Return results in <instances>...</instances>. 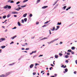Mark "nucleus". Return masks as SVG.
Here are the masks:
<instances>
[{
    "mask_svg": "<svg viewBox=\"0 0 77 77\" xmlns=\"http://www.w3.org/2000/svg\"><path fill=\"white\" fill-rule=\"evenodd\" d=\"M17 29V27L15 26L14 28H12V29Z\"/></svg>",
    "mask_w": 77,
    "mask_h": 77,
    "instance_id": "40",
    "label": "nucleus"
},
{
    "mask_svg": "<svg viewBox=\"0 0 77 77\" xmlns=\"http://www.w3.org/2000/svg\"><path fill=\"white\" fill-rule=\"evenodd\" d=\"M5 46H1V48H5Z\"/></svg>",
    "mask_w": 77,
    "mask_h": 77,
    "instance_id": "19",
    "label": "nucleus"
},
{
    "mask_svg": "<svg viewBox=\"0 0 77 77\" xmlns=\"http://www.w3.org/2000/svg\"><path fill=\"white\" fill-rule=\"evenodd\" d=\"M59 55H60V56H62V54L60 53L59 54Z\"/></svg>",
    "mask_w": 77,
    "mask_h": 77,
    "instance_id": "32",
    "label": "nucleus"
},
{
    "mask_svg": "<svg viewBox=\"0 0 77 77\" xmlns=\"http://www.w3.org/2000/svg\"><path fill=\"white\" fill-rule=\"evenodd\" d=\"M33 75H35V74H36V73H33Z\"/></svg>",
    "mask_w": 77,
    "mask_h": 77,
    "instance_id": "61",
    "label": "nucleus"
},
{
    "mask_svg": "<svg viewBox=\"0 0 77 77\" xmlns=\"http://www.w3.org/2000/svg\"><path fill=\"white\" fill-rule=\"evenodd\" d=\"M12 14H18V12L17 11H12L11 12Z\"/></svg>",
    "mask_w": 77,
    "mask_h": 77,
    "instance_id": "2",
    "label": "nucleus"
},
{
    "mask_svg": "<svg viewBox=\"0 0 77 77\" xmlns=\"http://www.w3.org/2000/svg\"><path fill=\"white\" fill-rule=\"evenodd\" d=\"M17 24L19 26H21V24L20 23V22H18L17 23Z\"/></svg>",
    "mask_w": 77,
    "mask_h": 77,
    "instance_id": "11",
    "label": "nucleus"
},
{
    "mask_svg": "<svg viewBox=\"0 0 77 77\" xmlns=\"http://www.w3.org/2000/svg\"><path fill=\"white\" fill-rule=\"evenodd\" d=\"M49 22H50V21H47L46 22H45L44 24H47V23H49Z\"/></svg>",
    "mask_w": 77,
    "mask_h": 77,
    "instance_id": "23",
    "label": "nucleus"
},
{
    "mask_svg": "<svg viewBox=\"0 0 77 77\" xmlns=\"http://www.w3.org/2000/svg\"><path fill=\"white\" fill-rule=\"evenodd\" d=\"M71 8V7H69V8H68L67 9H66V11H68L69 9H70Z\"/></svg>",
    "mask_w": 77,
    "mask_h": 77,
    "instance_id": "14",
    "label": "nucleus"
},
{
    "mask_svg": "<svg viewBox=\"0 0 77 77\" xmlns=\"http://www.w3.org/2000/svg\"><path fill=\"white\" fill-rule=\"evenodd\" d=\"M51 30H52V31H54L55 30V27H53V29H51Z\"/></svg>",
    "mask_w": 77,
    "mask_h": 77,
    "instance_id": "12",
    "label": "nucleus"
},
{
    "mask_svg": "<svg viewBox=\"0 0 77 77\" xmlns=\"http://www.w3.org/2000/svg\"><path fill=\"white\" fill-rule=\"evenodd\" d=\"M27 2V0H24L23 1V3H25V2Z\"/></svg>",
    "mask_w": 77,
    "mask_h": 77,
    "instance_id": "27",
    "label": "nucleus"
},
{
    "mask_svg": "<svg viewBox=\"0 0 77 77\" xmlns=\"http://www.w3.org/2000/svg\"><path fill=\"white\" fill-rule=\"evenodd\" d=\"M68 52H71V50L69 49L68 50Z\"/></svg>",
    "mask_w": 77,
    "mask_h": 77,
    "instance_id": "25",
    "label": "nucleus"
},
{
    "mask_svg": "<svg viewBox=\"0 0 77 77\" xmlns=\"http://www.w3.org/2000/svg\"><path fill=\"white\" fill-rule=\"evenodd\" d=\"M51 66H54V65L53 64H51Z\"/></svg>",
    "mask_w": 77,
    "mask_h": 77,
    "instance_id": "62",
    "label": "nucleus"
},
{
    "mask_svg": "<svg viewBox=\"0 0 77 77\" xmlns=\"http://www.w3.org/2000/svg\"><path fill=\"white\" fill-rule=\"evenodd\" d=\"M25 45H27V43H25Z\"/></svg>",
    "mask_w": 77,
    "mask_h": 77,
    "instance_id": "63",
    "label": "nucleus"
},
{
    "mask_svg": "<svg viewBox=\"0 0 77 77\" xmlns=\"http://www.w3.org/2000/svg\"><path fill=\"white\" fill-rule=\"evenodd\" d=\"M6 8H8V5H6L4 7V9H6Z\"/></svg>",
    "mask_w": 77,
    "mask_h": 77,
    "instance_id": "15",
    "label": "nucleus"
},
{
    "mask_svg": "<svg viewBox=\"0 0 77 77\" xmlns=\"http://www.w3.org/2000/svg\"><path fill=\"white\" fill-rule=\"evenodd\" d=\"M15 63H13L12 64H9V66H12V65H14L15 64Z\"/></svg>",
    "mask_w": 77,
    "mask_h": 77,
    "instance_id": "6",
    "label": "nucleus"
},
{
    "mask_svg": "<svg viewBox=\"0 0 77 77\" xmlns=\"http://www.w3.org/2000/svg\"><path fill=\"white\" fill-rule=\"evenodd\" d=\"M9 74H10V73L9 72L6 73L5 75V77L6 76H8V75H9Z\"/></svg>",
    "mask_w": 77,
    "mask_h": 77,
    "instance_id": "3",
    "label": "nucleus"
},
{
    "mask_svg": "<svg viewBox=\"0 0 77 77\" xmlns=\"http://www.w3.org/2000/svg\"><path fill=\"white\" fill-rule=\"evenodd\" d=\"M33 64H32L30 65V68H33Z\"/></svg>",
    "mask_w": 77,
    "mask_h": 77,
    "instance_id": "9",
    "label": "nucleus"
},
{
    "mask_svg": "<svg viewBox=\"0 0 77 77\" xmlns=\"http://www.w3.org/2000/svg\"><path fill=\"white\" fill-rule=\"evenodd\" d=\"M66 6H64L63 7V8L64 9H66Z\"/></svg>",
    "mask_w": 77,
    "mask_h": 77,
    "instance_id": "29",
    "label": "nucleus"
},
{
    "mask_svg": "<svg viewBox=\"0 0 77 77\" xmlns=\"http://www.w3.org/2000/svg\"><path fill=\"white\" fill-rule=\"evenodd\" d=\"M12 44H14V42H11L10 43V44L11 45Z\"/></svg>",
    "mask_w": 77,
    "mask_h": 77,
    "instance_id": "48",
    "label": "nucleus"
},
{
    "mask_svg": "<svg viewBox=\"0 0 77 77\" xmlns=\"http://www.w3.org/2000/svg\"><path fill=\"white\" fill-rule=\"evenodd\" d=\"M22 21L23 23H24V20H22Z\"/></svg>",
    "mask_w": 77,
    "mask_h": 77,
    "instance_id": "55",
    "label": "nucleus"
},
{
    "mask_svg": "<svg viewBox=\"0 0 77 77\" xmlns=\"http://www.w3.org/2000/svg\"><path fill=\"white\" fill-rule=\"evenodd\" d=\"M9 17H10L9 15H8L7 16V18H9Z\"/></svg>",
    "mask_w": 77,
    "mask_h": 77,
    "instance_id": "56",
    "label": "nucleus"
},
{
    "mask_svg": "<svg viewBox=\"0 0 77 77\" xmlns=\"http://www.w3.org/2000/svg\"><path fill=\"white\" fill-rule=\"evenodd\" d=\"M74 74H75L77 73V72L75 71V72H74Z\"/></svg>",
    "mask_w": 77,
    "mask_h": 77,
    "instance_id": "46",
    "label": "nucleus"
},
{
    "mask_svg": "<svg viewBox=\"0 0 77 77\" xmlns=\"http://www.w3.org/2000/svg\"><path fill=\"white\" fill-rule=\"evenodd\" d=\"M26 5H24V6H21V8H24V7H26Z\"/></svg>",
    "mask_w": 77,
    "mask_h": 77,
    "instance_id": "28",
    "label": "nucleus"
},
{
    "mask_svg": "<svg viewBox=\"0 0 77 77\" xmlns=\"http://www.w3.org/2000/svg\"><path fill=\"white\" fill-rule=\"evenodd\" d=\"M57 74H55V75H55V77H56V76H57Z\"/></svg>",
    "mask_w": 77,
    "mask_h": 77,
    "instance_id": "60",
    "label": "nucleus"
},
{
    "mask_svg": "<svg viewBox=\"0 0 77 77\" xmlns=\"http://www.w3.org/2000/svg\"><path fill=\"white\" fill-rule=\"evenodd\" d=\"M72 50H74L75 49V47H72L71 48Z\"/></svg>",
    "mask_w": 77,
    "mask_h": 77,
    "instance_id": "22",
    "label": "nucleus"
},
{
    "mask_svg": "<svg viewBox=\"0 0 77 77\" xmlns=\"http://www.w3.org/2000/svg\"><path fill=\"white\" fill-rule=\"evenodd\" d=\"M64 67V65H62V66H61V68H63Z\"/></svg>",
    "mask_w": 77,
    "mask_h": 77,
    "instance_id": "33",
    "label": "nucleus"
},
{
    "mask_svg": "<svg viewBox=\"0 0 77 77\" xmlns=\"http://www.w3.org/2000/svg\"><path fill=\"white\" fill-rule=\"evenodd\" d=\"M26 50H29V48H27L26 49H25Z\"/></svg>",
    "mask_w": 77,
    "mask_h": 77,
    "instance_id": "36",
    "label": "nucleus"
},
{
    "mask_svg": "<svg viewBox=\"0 0 77 77\" xmlns=\"http://www.w3.org/2000/svg\"><path fill=\"white\" fill-rule=\"evenodd\" d=\"M40 1H41V0H38L37 1V3H39V2H40Z\"/></svg>",
    "mask_w": 77,
    "mask_h": 77,
    "instance_id": "39",
    "label": "nucleus"
},
{
    "mask_svg": "<svg viewBox=\"0 0 77 77\" xmlns=\"http://www.w3.org/2000/svg\"><path fill=\"white\" fill-rule=\"evenodd\" d=\"M48 8V6H45L43 7L42 8V9H45L46 8Z\"/></svg>",
    "mask_w": 77,
    "mask_h": 77,
    "instance_id": "5",
    "label": "nucleus"
},
{
    "mask_svg": "<svg viewBox=\"0 0 77 77\" xmlns=\"http://www.w3.org/2000/svg\"><path fill=\"white\" fill-rule=\"evenodd\" d=\"M33 51H32V53H30V55H31V54H33Z\"/></svg>",
    "mask_w": 77,
    "mask_h": 77,
    "instance_id": "38",
    "label": "nucleus"
},
{
    "mask_svg": "<svg viewBox=\"0 0 77 77\" xmlns=\"http://www.w3.org/2000/svg\"><path fill=\"white\" fill-rule=\"evenodd\" d=\"M47 75H50V74L49 73H48L47 74Z\"/></svg>",
    "mask_w": 77,
    "mask_h": 77,
    "instance_id": "57",
    "label": "nucleus"
},
{
    "mask_svg": "<svg viewBox=\"0 0 77 77\" xmlns=\"http://www.w3.org/2000/svg\"><path fill=\"white\" fill-rule=\"evenodd\" d=\"M32 14H30L29 15V17H32Z\"/></svg>",
    "mask_w": 77,
    "mask_h": 77,
    "instance_id": "34",
    "label": "nucleus"
},
{
    "mask_svg": "<svg viewBox=\"0 0 77 77\" xmlns=\"http://www.w3.org/2000/svg\"><path fill=\"white\" fill-rule=\"evenodd\" d=\"M39 22H37L36 23V24H39Z\"/></svg>",
    "mask_w": 77,
    "mask_h": 77,
    "instance_id": "51",
    "label": "nucleus"
},
{
    "mask_svg": "<svg viewBox=\"0 0 77 77\" xmlns=\"http://www.w3.org/2000/svg\"><path fill=\"white\" fill-rule=\"evenodd\" d=\"M47 39V38L46 37H45V38H43L41 39V40H43V39Z\"/></svg>",
    "mask_w": 77,
    "mask_h": 77,
    "instance_id": "18",
    "label": "nucleus"
},
{
    "mask_svg": "<svg viewBox=\"0 0 77 77\" xmlns=\"http://www.w3.org/2000/svg\"><path fill=\"white\" fill-rule=\"evenodd\" d=\"M47 26V25L45 24L43 26H42V27H46Z\"/></svg>",
    "mask_w": 77,
    "mask_h": 77,
    "instance_id": "30",
    "label": "nucleus"
},
{
    "mask_svg": "<svg viewBox=\"0 0 77 77\" xmlns=\"http://www.w3.org/2000/svg\"><path fill=\"white\" fill-rule=\"evenodd\" d=\"M5 76L4 75H0V77H4Z\"/></svg>",
    "mask_w": 77,
    "mask_h": 77,
    "instance_id": "16",
    "label": "nucleus"
},
{
    "mask_svg": "<svg viewBox=\"0 0 77 77\" xmlns=\"http://www.w3.org/2000/svg\"><path fill=\"white\" fill-rule=\"evenodd\" d=\"M57 1L56 2H55V3H54V4L53 5H56V3H57Z\"/></svg>",
    "mask_w": 77,
    "mask_h": 77,
    "instance_id": "50",
    "label": "nucleus"
},
{
    "mask_svg": "<svg viewBox=\"0 0 77 77\" xmlns=\"http://www.w3.org/2000/svg\"><path fill=\"white\" fill-rule=\"evenodd\" d=\"M65 57L66 58H68V57H69V56H68V55H66L65 56Z\"/></svg>",
    "mask_w": 77,
    "mask_h": 77,
    "instance_id": "21",
    "label": "nucleus"
},
{
    "mask_svg": "<svg viewBox=\"0 0 77 77\" xmlns=\"http://www.w3.org/2000/svg\"><path fill=\"white\" fill-rule=\"evenodd\" d=\"M39 65V64H38V63H35V66H37V65Z\"/></svg>",
    "mask_w": 77,
    "mask_h": 77,
    "instance_id": "53",
    "label": "nucleus"
},
{
    "mask_svg": "<svg viewBox=\"0 0 77 77\" xmlns=\"http://www.w3.org/2000/svg\"><path fill=\"white\" fill-rule=\"evenodd\" d=\"M57 39H55L54 40L51 41V43H53V42H54V41H57Z\"/></svg>",
    "mask_w": 77,
    "mask_h": 77,
    "instance_id": "7",
    "label": "nucleus"
},
{
    "mask_svg": "<svg viewBox=\"0 0 77 77\" xmlns=\"http://www.w3.org/2000/svg\"><path fill=\"white\" fill-rule=\"evenodd\" d=\"M21 9V8L19 7L17 8V9H16V10L17 11H20V9Z\"/></svg>",
    "mask_w": 77,
    "mask_h": 77,
    "instance_id": "10",
    "label": "nucleus"
},
{
    "mask_svg": "<svg viewBox=\"0 0 77 77\" xmlns=\"http://www.w3.org/2000/svg\"><path fill=\"white\" fill-rule=\"evenodd\" d=\"M68 62H69V61L68 60H66V62L67 63H68Z\"/></svg>",
    "mask_w": 77,
    "mask_h": 77,
    "instance_id": "52",
    "label": "nucleus"
},
{
    "mask_svg": "<svg viewBox=\"0 0 77 77\" xmlns=\"http://www.w3.org/2000/svg\"><path fill=\"white\" fill-rule=\"evenodd\" d=\"M67 55H69L70 54V53H67Z\"/></svg>",
    "mask_w": 77,
    "mask_h": 77,
    "instance_id": "42",
    "label": "nucleus"
},
{
    "mask_svg": "<svg viewBox=\"0 0 77 77\" xmlns=\"http://www.w3.org/2000/svg\"><path fill=\"white\" fill-rule=\"evenodd\" d=\"M17 35H15L13 37H12L11 38V39H14V38H16V37H17Z\"/></svg>",
    "mask_w": 77,
    "mask_h": 77,
    "instance_id": "4",
    "label": "nucleus"
},
{
    "mask_svg": "<svg viewBox=\"0 0 77 77\" xmlns=\"http://www.w3.org/2000/svg\"><path fill=\"white\" fill-rule=\"evenodd\" d=\"M61 24H62V23H61V22L60 23L59 22H58L57 24V25H61Z\"/></svg>",
    "mask_w": 77,
    "mask_h": 77,
    "instance_id": "17",
    "label": "nucleus"
},
{
    "mask_svg": "<svg viewBox=\"0 0 77 77\" xmlns=\"http://www.w3.org/2000/svg\"><path fill=\"white\" fill-rule=\"evenodd\" d=\"M49 31L50 32V34L51 35V31H50V30H49Z\"/></svg>",
    "mask_w": 77,
    "mask_h": 77,
    "instance_id": "49",
    "label": "nucleus"
},
{
    "mask_svg": "<svg viewBox=\"0 0 77 77\" xmlns=\"http://www.w3.org/2000/svg\"><path fill=\"white\" fill-rule=\"evenodd\" d=\"M60 27V26H57V29H58Z\"/></svg>",
    "mask_w": 77,
    "mask_h": 77,
    "instance_id": "41",
    "label": "nucleus"
},
{
    "mask_svg": "<svg viewBox=\"0 0 77 77\" xmlns=\"http://www.w3.org/2000/svg\"><path fill=\"white\" fill-rule=\"evenodd\" d=\"M63 68H66V66L65 65L63 67Z\"/></svg>",
    "mask_w": 77,
    "mask_h": 77,
    "instance_id": "45",
    "label": "nucleus"
},
{
    "mask_svg": "<svg viewBox=\"0 0 77 77\" xmlns=\"http://www.w3.org/2000/svg\"><path fill=\"white\" fill-rule=\"evenodd\" d=\"M65 72H67V71H68V69H67V68L65 69Z\"/></svg>",
    "mask_w": 77,
    "mask_h": 77,
    "instance_id": "26",
    "label": "nucleus"
},
{
    "mask_svg": "<svg viewBox=\"0 0 77 77\" xmlns=\"http://www.w3.org/2000/svg\"><path fill=\"white\" fill-rule=\"evenodd\" d=\"M75 62L77 64V60H76L75 61Z\"/></svg>",
    "mask_w": 77,
    "mask_h": 77,
    "instance_id": "58",
    "label": "nucleus"
},
{
    "mask_svg": "<svg viewBox=\"0 0 77 77\" xmlns=\"http://www.w3.org/2000/svg\"><path fill=\"white\" fill-rule=\"evenodd\" d=\"M71 53L72 54H74V52L73 51H72Z\"/></svg>",
    "mask_w": 77,
    "mask_h": 77,
    "instance_id": "37",
    "label": "nucleus"
},
{
    "mask_svg": "<svg viewBox=\"0 0 77 77\" xmlns=\"http://www.w3.org/2000/svg\"><path fill=\"white\" fill-rule=\"evenodd\" d=\"M6 39L5 38H2L0 39V42H2L3 41H5V40Z\"/></svg>",
    "mask_w": 77,
    "mask_h": 77,
    "instance_id": "1",
    "label": "nucleus"
},
{
    "mask_svg": "<svg viewBox=\"0 0 77 77\" xmlns=\"http://www.w3.org/2000/svg\"><path fill=\"white\" fill-rule=\"evenodd\" d=\"M7 8L8 9H11V6L8 5H7Z\"/></svg>",
    "mask_w": 77,
    "mask_h": 77,
    "instance_id": "8",
    "label": "nucleus"
},
{
    "mask_svg": "<svg viewBox=\"0 0 77 77\" xmlns=\"http://www.w3.org/2000/svg\"><path fill=\"white\" fill-rule=\"evenodd\" d=\"M10 3H14V1H12L10 2Z\"/></svg>",
    "mask_w": 77,
    "mask_h": 77,
    "instance_id": "44",
    "label": "nucleus"
},
{
    "mask_svg": "<svg viewBox=\"0 0 77 77\" xmlns=\"http://www.w3.org/2000/svg\"><path fill=\"white\" fill-rule=\"evenodd\" d=\"M55 58H58V55H55Z\"/></svg>",
    "mask_w": 77,
    "mask_h": 77,
    "instance_id": "20",
    "label": "nucleus"
},
{
    "mask_svg": "<svg viewBox=\"0 0 77 77\" xmlns=\"http://www.w3.org/2000/svg\"><path fill=\"white\" fill-rule=\"evenodd\" d=\"M20 3V2H18L16 3V4H17V5H18V4H19V3Z\"/></svg>",
    "mask_w": 77,
    "mask_h": 77,
    "instance_id": "35",
    "label": "nucleus"
},
{
    "mask_svg": "<svg viewBox=\"0 0 77 77\" xmlns=\"http://www.w3.org/2000/svg\"><path fill=\"white\" fill-rule=\"evenodd\" d=\"M6 16H4L3 17V18H4V19L6 18Z\"/></svg>",
    "mask_w": 77,
    "mask_h": 77,
    "instance_id": "31",
    "label": "nucleus"
},
{
    "mask_svg": "<svg viewBox=\"0 0 77 77\" xmlns=\"http://www.w3.org/2000/svg\"><path fill=\"white\" fill-rule=\"evenodd\" d=\"M21 49L22 50H24V48H22Z\"/></svg>",
    "mask_w": 77,
    "mask_h": 77,
    "instance_id": "64",
    "label": "nucleus"
},
{
    "mask_svg": "<svg viewBox=\"0 0 77 77\" xmlns=\"http://www.w3.org/2000/svg\"><path fill=\"white\" fill-rule=\"evenodd\" d=\"M41 56H43V55H41L38 56V57H41Z\"/></svg>",
    "mask_w": 77,
    "mask_h": 77,
    "instance_id": "47",
    "label": "nucleus"
},
{
    "mask_svg": "<svg viewBox=\"0 0 77 77\" xmlns=\"http://www.w3.org/2000/svg\"><path fill=\"white\" fill-rule=\"evenodd\" d=\"M14 17H17V15H14Z\"/></svg>",
    "mask_w": 77,
    "mask_h": 77,
    "instance_id": "59",
    "label": "nucleus"
},
{
    "mask_svg": "<svg viewBox=\"0 0 77 77\" xmlns=\"http://www.w3.org/2000/svg\"><path fill=\"white\" fill-rule=\"evenodd\" d=\"M53 67H51L49 68V69H50V70H51V69H53Z\"/></svg>",
    "mask_w": 77,
    "mask_h": 77,
    "instance_id": "43",
    "label": "nucleus"
},
{
    "mask_svg": "<svg viewBox=\"0 0 77 77\" xmlns=\"http://www.w3.org/2000/svg\"><path fill=\"white\" fill-rule=\"evenodd\" d=\"M27 18H25L24 19V21H25V22H26V21H27Z\"/></svg>",
    "mask_w": 77,
    "mask_h": 77,
    "instance_id": "24",
    "label": "nucleus"
},
{
    "mask_svg": "<svg viewBox=\"0 0 77 77\" xmlns=\"http://www.w3.org/2000/svg\"><path fill=\"white\" fill-rule=\"evenodd\" d=\"M26 16H27V14L26 13L23 14V17H26Z\"/></svg>",
    "mask_w": 77,
    "mask_h": 77,
    "instance_id": "13",
    "label": "nucleus"
},
{
    "mask_svg": "<svg viewBox=\"0 0 77 77\" xmlns=\"http://www.w3.org/2000/svg\"><path fill=\"white\" fill-rule=\"evenodd\" d=\"M36 52V51H33V53H35Z\"/></svg>",
    "mask_w": 77,
    "mask_h": 77,
    "instance_id": "54",
    "label": "nucleus"
}]
</instances>
